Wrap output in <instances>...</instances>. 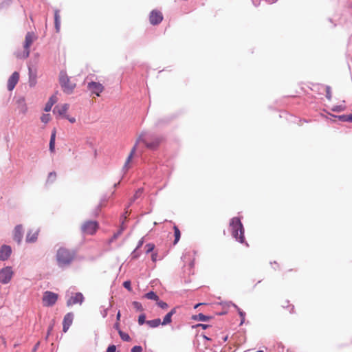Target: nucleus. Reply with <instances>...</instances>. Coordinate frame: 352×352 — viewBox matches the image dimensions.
<instances>
[{
    "label": "nucleus",
    "mask_w": 352,
    "mask_h": 352,
    "mask_svg": "<svg viewBox=\"0 0 352 352\" xmlns=\"http://www.w3.org/2000/svg\"><path fill=\"white\" fill-rule=\"evenodd\" d=\"M119 336H120V338L125 342H130L131 340V337L129 335L122 330H119Z\"/></svg>",
    "instance_id": "obj_29"
},
{
    "label": "nucleus",
    "mask_w": 352,
    "mask_h": 352,
    "mask_svg": "<svg viewBox=\"0 0 352 352\" xmlns=\"http://www.w3.org/2000/svg\"><path fill=\"white\" fill-rule=\"evenodd\" d=\"M85 300V298L82 293L77 292L74 294V296H71L67 300V305L68 307L76 305V304H80L81 305Z\"/></svg>",
    "instance_id": "obj_11"
},
{
    "label": "nucleus",
    "mask_w": 352,
    "mask_h": 352,
    "mask_svg": "<svg viewBox=\"0 0 352 352\" xmlns=\"http://www.w3.org/2000/svg\"><path fill=\"white\" fill-rule=\"evenodd\" d=\"M131 283L130 280H126L123 283V286L124 288L128 289L129 291L131 290Z\"/></svg>",
    "instance_id": "obj_42"
},
{
    "label": "nucleus",
    "mask_w": 352,
    "mask_h": 352,
    "mask_svg": "<svg viewBox=\"0 0 352 352\" xmlns=\"http://www.w3.org/2000/svg\"><path fill=\"white\" fill-rule=\"evenodd\" d=\"M13 271L11 267L7 266L0 270V283L8 284L12 279Z\"/></svg>",
    "instance_id": "obj_7"
},
{
    "label": "nucleus",
    "mask_w": 352,
    "mask_h": 352,
    "mask_svg": "<svg viewBox=\"0 0 352 352\" xmlns=\"http://www.w3.org/2000/svg\"><path fill=\"white\" fill-rule=\"evenodd\" d=\"M228 305L233 306L237 310L241 318V324H242L245 321V313L242 311L236 305L232 303V302H228Z\"/></svg>",
    "instance_id": "obj_22"
},
{
    "label": "nucleus",
    "mask_w": 352,
    "mask_h": 352,
    "mask_svg": "<svg viewBox=\"0 0 352 352\" xmlns=\"http://www.w3.org/2000/svg\"><path fill=\"white\" fill-rule=\"evenodd\" d=\"M59 82L64 92L70 94L74 89L76 85L70 82V79L66 72L61 71L59 75Z\"/></svg>",
    "instance_id": "obj_4"
},
{
    "label": "nucleus",
    "mask_w": 352,
    "mask_h": 352,
    "mask_svg": "<svg viewBox=\"0 0 352 352\" xmlns=\"http://www.w3.org/2000/svg\"><path fill=\"white\" fill-rule=\"evenodd\" d=\"M55 139H56V130H54L51 134L50 140V151L53 153L55 151Z\"/></svg>",
    "instance_id": "obj_24"
},
{
    "label": "nucleus",
    "mask_w": 352,
    "mask_h": 352,
    "mask_svg": "<svg viewBox=\"0 0 352 352\" xmlns=\"http://www.w3.org/2000/svg\"><path fill=\"white\" fill-rule=\"evenodd\" d=\"M56 97L55 96H52L45 104L44 111L46 112L50 111L52 109V106L56 102Z\"/></svg>",
    "instance_id": "obj_19"
},
{
    "label": "nucleus",
    "mask_w": 352,
    "mask_h": 352,
    "mask_svg": "<svg viewBox=\"0 0 352 352\" xmlns=\"http://www.w3.org/2000/svg\"><path fill=\"white\" fill-rule=\"evenodd\" d=\"M252 1L253 4L255 6H258L260 4V1H258V0H252Z\"/></svg>",
    "instance_id": "obj_52"
},
{
    "label": "nucleus",
    "mask_w": 352,
    "mask_h": 352,
    "mask_svg": "<svg viewBox=\"0 0 352 352\" xmlns=\"http://www.w3.org/2000/svg\"><path fill=\"white\" fill-rule=\"evenodd\" d=\"M101 207V204L97 207V208L96 209V216L98 215V211L100 210V208Z\"/></svg>",
    "instance_id": "obj_55"
},
{
    "label": "nucleus",
    "mask_w": 352,
    "mask_h": 352,
    "mask_svg": "<svg viewBox=\"0 0 352 352\" xmlns=\"http://www.w3.org/2000/svg\"><path fill=\"white\" fill-rule=\"evenodd\" d=\"M69 109V104H63L61 105H56L53 109V112L55 114H58L59 116H62L65 118L66 116V113Z\"/></svg>",
    "instance_id": "obj_16"
},
{
    "label": "nucleus",
    "mask_w": 352,
    "mask_h": 352,
    "mask_svg": "<svg viewBox=\"0 0 352 352\" xmlns=\"http://www.w3.org/2000/svg\"><path fill=\"white\" fill-rule=\"evenodd\" d=\"M99 228L96 221H87L81 226V231L85 234L93 235Z\"/></svg>",
    "instance_id": "obj_5"
},
{
    "label": "nucleus",
    "mask_w": 352,
    "mask_h": 352,
    "mask_svg": "<svg viewBox=\"0 0 352 352\" xmlns=\"http://www.w3.org/2000/svg\"><path fill=\"white\" fill-rule=\"evenodd\" d=\"M87 87L91 94L96 95V96H100L104 89L101 83L94 81L89 82Z\"/></svg>",
    "instance_id": "obj_9"
},
{
    "label": "nucleus",
    "mask_w": 352,
    "mask_h": 352,
    "mask_svg": "<svg viewBox=\"0 0 352 352\" xmlns=\"http://www.w3.org/2000/svg\"><path fill=\"white\" fill-rule=\"evenodd\" d=\"M338 118L340 121L352 122V113L349 115L338 116Z\"/></svg>",
    "instance_id": "obj_30"
},
{
    "label": "nucleus",
    "mask_w": 352,
    "mask_h": 352,
    "mask_svg": "<svg viewBox=\"0 0 352 352\" xmlns=\"http://www.w3.org/2000/svg\"><path fill=\"white\" fill-rule=\"evenodd\" d=\"M344 110V107L342 105L334 106L332 108V111L335 112H340Z\"/></svg>",
    "instance_id": "obj_41"
},
{
    "label": "nucleus",
    "mask_w": 352,
    "mask_h": 352,
    "mask_svg": "<svg viewBox=\"0 0 352 352\" xmlns=\"http://www.w3.org/2000/svg\"><path fill=\"white\" fill-rule=\"evenodd\" d=\"M42 300L44 306L52 307L56 302L58 294L52 292L46 291L43 293Z\"/></svg>",
    "instance_id": "obj_6"
},
{
    "label": "nucleus",
    "mask_w": 352,
    "mask_h": 352,
    "mask_svg": "<svg viewBox=\"0 0 352 352\" xmlns=\"http://www.w3.org/2000/svg\"><path fill=\"white\" fill-rule=\"evenodd\" d=\"M38 231L34 232L33 234H32L31 231L28 232L26 236V242L27 243H34L38 238Z\"/></svg>",
    "instance_id": "obj_21"
},
{
    "label": "nucleus",
    "mask_w": 352,
    "mask_h": 352,
    "mask_svg": "<svg viewBox=\"0 0 352 352\" xmlns=\"http://www.w3.org/2000/svg\"><path fill=\"white\" fill-rule=\"evenodd\" d=\"M29 74H30V76H29V83H30V87H33L36 84V78L35 76L32 74L31 72V69L29 68Z\"/></svg>",
    "instance_id": "obj_31"
},
{
    "label": "nucleus",
    "mask_w": 352,
    "mask_h": 352,
    "mask_svg": "<svg viewBox=\"0 0 352 352\" xmlns=\"http://www.w3.org/2000/svg\"><path fill=\"white\" fill-rule=\"evenodd\" d=\"M146 324H148L151 328H156L162 324V322L160 318H155L153 320H147Z\"/></svg>",
    "instance_id": "obj_23"
},
{
    "label": "nucleus",
    "mask_w": 352,
    "mask_h": 352,
    "mask_svg": "<svg viewBox=\"0 0 352 352\" xmlns=\"http://www.w3.org/2000/svg\"><path fill=\"white\" fill-rule=\"evenodd\" d=\"M196 327H201L203 329H206L209 327V325L208 324H205L199 323V324H197L196 325Z\"/></svg>",
    "instance_id": "obj_47"
},
{
    "label": "nucleus",
    "mask_w": 352,
    "mask_h": 352,
    "mask_svg": "<svg viewBox=\"0 0 352 352\" xmlns=\"http://www.w3.org/2000/svg\"><path fill=\"white\" fill-rule=\"evenodd\" d=\"M56 177V173L55 172H51L48 175L47 182H53Z\"/></svg>",
    "instance_id": "obj_39"
},
{
    "label": "nucleus",
    "mask_w": 352,
    "mask_h": 352,
    "mask_svg": "<svg viewBox=\"0 0 352 352\" xmlns=\"http://www.w3.org/2000/svg\"><path fill=\"white\" fill-rule=\"evenodd\" d=\"M76 256V252L65 248H60L57 250L56 260L58 265L64 267L69 265Z\"/></svg>",
    "instance_id": "obj_3"
},
{
    "label": "nucleus",
    "mask_w": 352,
    "mask_h": 352,
    "mask_svg": "<svg viewBox=\"0 0 352 352\" xmlns=\"http://www.w3.org/2000/svg\"><path fill=\"white\" fill-rule=\"evenodd\" d=\"M19 79V74L17 72H14L10 76L8 80L7 87L9 91H12L15 87Z\"/></svg>",
    "instance_id": "obj_13"
},
{
    "label": "nucleus",
    "mask_w": 352,
    "mask_h": 352,
    "mask_svg": "<svg viewBox=\"0 0 352 352\" xmlns=\"http://www.w3.org/2000/svg\"><path fill=\"white\" fill-rule=\"evenodd\" d=\"M186 254H184L182 258H186Z\"/></svg>",
    "instance_id": "obj_59"
},
{
    "label": "nucleus",
    "mask_w": 352,
    "mask_h": 352,
    "mask_svg": "<svg viewBox=\"0 0 352 352\" xmlns=\"http://www.w3.org/2000/svg\"><path fill=\"white\" fill-rule=\"evenodd\" d=\"M12 253L11 247L3 245L0 248V261H4L8 259Z\"/></svg>",
    "instance_id": "obj_14"
},
{
    "label": "nucleus",
    "mask_w": 352,
    "mask_h": 352,
    "mask_svg": "<svg viewBox=\"0 0 352 352\" xmlns=\"http://www.w3.org/2000/svg\"><path fill=\"white\" fill-rule=\"evenodd\" d=\"M23 237V230L22 225L19 224L15 226L13 233V238L18 244H20Z\"/></svg>",
    "instance_id": "obj_15"
},
{
    "label": "nucleus",
    "mask_w": 352,
    "mask_h": 352,
    "mask_svg": "<svg viewBox=\"0 0 352 352\" xmlns=\"http://www.w3.org/2000/svg\"><path fill=\"white\" fill-rule=\"evenodd\" d=\"M120 184V182L114 184V188H116Z\"/></svg>",
    "instance_id": "obj_57"
},
{
    "label": "nucleus",
    "mask_w": 352,
    "mask_h": 352,
    "mask_svg": "<svg viewBox=\"0 0 352 352\" xmlns=\"http://www.w3.org/2000/svg\"><path fill=\"white\" fill-rule=\"evenodd\" d=\"M50 120H51V116L49 113L43 114L42 116L41 117V122L45 124L48 123Z\"/></svg>",
    "instance_id": "obj_34"
},
{
    "label": "nucleus",
    "mask_w": 352,
    "mask_h": 352,
    "mask_svg": "<svg viewBox=\"0 0 352 352\" xmlns=\"http://www.w3.org/2000/svg\"><path fill=\"white\" fill-rule=\"evenodd\" d=\"M124 229H125V227L124 226V220H122V223H121L120 228L116 232H115L113 234V236L110 239L109 242L112 243L113 241L117 239L122 234V233L123 232Z\"/></svg>",
    "instance_id": "obj_20"
},
{
    "label": "nucleus",
    "mask_w": 352,
    "mask_h": 352,
    "mask_svg": "<svg viewBox=\"0 0 352 352\" xmlns=\"http://www.w3.org/2000/svg\"><path fill=\"white\" fill-rule=\"evenodd\" d=\"M143 243H144V239L142 238L138 241L136 249H140L142 246Z\"/></svg>",
    "instance_id": "obj_48"
},
{
    "label": "nucleus",
    "mask_w": 352,
    "mask_h": 352,
    "mask_svg": "<svg viewBox=\"0 0 352 352\" xmlns=\"http://www.w3.org/2000/svg\"><path fill=\"white\" fill-rule=\"evenodd\" d=\"M222 339L223 342H226L228 339V336H224Z\"/></svg>",
    "instance_id": "obj_56"
},
{
    "label": "nucleus",
    "mask_w": 352,
    "mask_h": 352,
    "mask_svg": "<svg viewBox=\"0 0 352 352\" xmlns=\"http://www.w3.org/2000/svg\"><path fill=\"white\" fill-rule=\"evenodd\" d=\"M176 313V308L174 307L163 318V321L162 322V325H167L170 324L172 321V316Z\"/></svg>",
    "instance_id": "obj_17"
},
{
    "label": "nucleus",
    "mask_w": 352,
    "mask_h": 352,
    "mask_svg": "<svg viewBox=\"0 0 352 352\" xmlns=\"http://www.w3.org/2000/svg\"><path fill=\"white\" fill-rule=\"evenodd\" d=\"M147 320H146V316L144 314H142L141 315L139 316L138 317V324L140 325H142L144 324V323H146Z\"/></svg>",
    "instance_id": "obj_38"
},
{
    "label": "nucleus",
    "mask_w": 352,
    "mask_h": 352,
    "mask_svg": "<svg viewBox=\"0 0 352 352\" xmlns=\"http://www.w3.org/2000/svg\"><path fill=\"white\" fill-rule=\"evenodd\" d=\"M54 26L56 32H59L60 29V16L58 10H54Z\"/></svg>",
    "instance_id": "obj_18"
},
{
    "label": "nucleus",
    "mask_w": 352,
    "mask_h": 352,
    "mask_svg": "<svg viewBox=\"0 0 352 352\" xmlns=\"http://www.w3.org/2000/svg\"><path fill=\"white\" fill-rule=\"evenodd\" d=\"M113 328H114L115 329H116V330L118 331V333H119V330H121V329H120V324H119V322H116L114 324V325H113Z\"/></svg>",
    "instance_id": "obj_49"
},
{
    "label": "nucleus",
    "mask_w": 352,
    "mask_h": 352,
    "mask_svg": "<svg viewBox=\"0 0 352 352\" xmlns=\"http://www.w3.org/2000/svg\"><path fill=\"white\" fill-rule=\"evenodd\" d=\"M325 90H326V98L329 100H331V88L330 86L327 85L325 86Z\"/></svg>",
    "instance_id": "obj_36"
},
{
    "label": "nucleus",
    "mask_w": 352,
    "mask_h": 352,
    "mask_svg": "<svg viewBox=\"0 0 352 352\" xmlns=\"http://www.w3.org/2000/svg\"><path fill=\"white\" fill-rule=\"evenodd\" d=\"M173 229H174V235H175V240H174L173 243H174V245H175L179 241V239L181 236V233H180V231H179V228H177V226H174Z\"/></svg>",
    "instance_id": "obj_27"
},
{
    "label": "nucleus",
    "mask_w": 352,
    "mask_h": 352,
    "mask_svg": "<svg viewBox=\"0 0 352 352\" xmlns=\"http://www.w3.org/2000/svg\"><path fill=\"white\" fill-rule=\"evenodd\" d=\"M40 342H38L32 349V352H36L39 346Z\"/></svg>",
    "instance_id": "obj_50"
},
{
    "label": "nucleus",
    "mask_w": 352,
    "mask_h": 352,
    "mask_svg": "<svg viewBox=\"0 0 352 352\" xmlns=\"http://www.w3.org/2000/svg\"><path fill=\"white\" fill-rule=\"evenodd\" d=\"M294 309V306H292V310L290 311V313H292V312H293Z\"/></svg>",
    "instance_id": "obj_58"
},
{
    "label": "nucleus",
    "mask_w": 352,
    "mask_h": 352,
    "mask_svg": "<svg viewBox=\"0 0 352 352\" xmlns=\"http://www.w3.org/2000/svg\"><path fill=\"white\" fill-rule=\"evenodd\" d=\"M35 38L34 32H28L25 38L24 51L23 57L26 58L30 55V47Z\"/></svg>",
    "instance_id": "obj_8"
},
{
    "label": "nucleus",
    "mask_w": 352,
    "mask_h": 352,
    "mask_svg": "<svg viewBox=\"0 0 352 352\" xmlns=\"http://www.w3.org/2000/svg\"><path fill=\"white\" fill-rule=\"evenodd\" d=\"M111 307V305L109 304V305L107 307H105L104 306H101L100 307V314L102 316V318H106L107 314H108V310Z\"/></svg>",
    "instance_id": "obj_32"
},
{
    "label": "nucleus",
    "mask_w": 352,
    "mask_h": 352,
    "mask_svg": "<svg viewBox=\"0 0 352 352\" xmlns=\"http://www.w3.org/2000/svg\"><path fill=\"white\" fill-rule=\"evenodd\" d=\"M157 253H153L152 255H151L152 261L155 262L156 261V259H157Z\"/></svg>",
    "instance_id": "obj_51"
},
{
    "label": "nucleus",
    "mask_w": 352,
    "mask_h": 352,
    "mask_svg": "<svg viewBox=\"0 0 352 352\" xmlns=\"http://www.w3.org/2000/svg\"><path fill=\"white\" fill-rule=\"evenodd\" d=\"M120 312L118 311V314H117V316H116V320H117V322H118L120 320Z\"/></svg>",
    "instance_id": "obj_54"
},
{
    "label": "nucleus",
    "mask_w": 352,
    "mask_h": 352,
    "mask_svg": "<svg viewBox=\"0 0 352 352\" xmlns=\"http://www.w3.org/2000/svg\"><path fill=\"white\" fill-rule=\"evenodd\" d=\"M132 305L137 311H142L144 310L142 304L138 301H133Z\"/></svg>",
    "instance_id": "obj_33"
},
{
    "label": "nucleus",
    "mask_w": 352,
    "mask_h": 352,
    "mask_svg": "<svg viewBox=\"0 0 352 352\" xmlns=\"http://www.w3.org/2000/svg\"><path fill=\"white\" fill-rule=\"evenodd\" d=\"M131 258H132V259H137L138 258H139V257H140V252H138V249H136V248H135V249L132 252V253H131Z\"/></svg>",
    "instance_id": "obj_40"
},
{
    "label": "nucleus",
    "mask_w": 352,
    "mask_h": 352,
    "mask_svg": "<svg viewBox=\"0 0 352 352\" xmlns=\"http://www.w3.org/2000/svg\"><path fill=\"white\" fill-rule=\"evenodd\" d=\"M201 336L203 337V338L206 340H208V341H210L211 340V338L208 337L205 334H201Z\"/></svg>",
    "instance_id": "obj_53"
},
{
    "label": "nucleus",
    "mask_w": 352,
    "mask_h": 352,
    "mask_svg": "<svg viewBox=\"0 0 352 352\" xmlns=\"http://www.w3.org/2000/svg\"><path fill=\"white\" fill-rule=\"evenodd\" d=\"M154 248H155V245L153 243H147L145 245L146 253L148 254V253L151 252L154 250Z\"/></svg>",
    "instance_id": "obj_37"
},
{
    "label": "nucleus",
    "mask_w": 352,
    "mask_h": 352,
    "mask_svg": "<svg viewBox=\"0 0 352 352\" xmlns=\"http://www.w3.org/2000/svg\"><path fill=\"white\" fill-rule=\"evenodd\" d=\"M144 297L149 300H155L156 302L160 299L159 296L153 291H150L149 292L145 294Z\"/></svg>",
    "instance_id": "obj_25"
},
{
    "label": "nucleus",
    "mask_w": 352,
    "mask_h": 352,
    "mask_svg": "<svg viewBox=\"0 0 352 352\" xmlns=\"http://www.w3.org/2000/svg\"><path fill=\"white\" fill-rule=\"evenodd\" d=\"M143 191H144V188H138L135 191V192L134 195L133 196V197L131 198V203L134 202L137 199H138L142 195V194L143 193Z\"/></svg>",
    "instance_id": "obj_28"
},
{
    "label": "nucleus",
    "mask_w": 352,
    "mask_h": 352,
    "mask_svg": "<svg viewBox=\"0 0 352 352\" xmlns=\"http://www.w3.org/2000/svg\"><path fill=\"white\" fill-rule=\"evenodd\" d=\"M116 346L114 344L109 345L106 352H116Z\"/></svg>",
    "instance_id": "obj_45"
},
{
    "label": "nucleus",
    "mask_w": 352,
    "mask_h": 352,
    "mask_svg": "<svg viewBox=\"0 0 352 352\" xmlns=\"http://www.w3.org/2000/svg\"><path fill=\"white\" fill-rule=\"evenodd\" d=\"M230 228L232 236L236 241L241 243H245L248 246V243L245 241L244 228L239 217H233L230 219Z\"/></svg>",
    "instance_id": "obj_2"
},
{
    "label": "nucleus",
    "mask_w": 352,
    "mask_h": 352,
    "mask_svg": "<svg viewBox=\"0 0 352 352\" xmlns=\"http://www.w3.org/2000/svg\"><path fill=\"white\" fill-rule=\"evenodd\" d=\"M163 20V16L161 12L157 10H153L150 13L149 21L151 24L156 25L160 24Z\"/></svg>",
    "instance_id": "obj_10"
},
{
    "label": "nucleus",
    "mask_w": 352,
    "mask_h": 352,
    "mask_svg": "<svg viewBox=\"0 0 352 352\" xmlns=\"http://www.w3.org/2000/svg\"><path fill=\"white\" fill-rule=\"evenodd\" d=\"M65 118L71 123H74L76 122V118L74 117H69L68 115H66L65 116Z\"/></svg>",
    "instance_id": "obj_46"
},
{
    "label": "nucleus",
    "mask_w": 352,
    "mask_h": 352,
    "mask_svg": "<svg viewBox=\"0 0 352 352\" xmlns=\"http://www.w3.org/2000/svg\"><path fill=\"white\" fill-rule=\"evenodd\" d=\"M162 141V138L155 134H146L145 133H142L138 138L135 146L133 147L130 154L129 155L124 166L122 168V170L125 173L129 166V164L133 156V154L136 149V146L139 142H143L146 148L151 150H156L160 146V143Z\"/></svg>",
    "instance_id": "obj_1"
},
{
    "label": "nucleus",
    "mask_w": 352,
    "mask_h": 352,
    "mask_svg": "<svg viewBox=\"0 0 352 352\" xmlns=\"http://www.w3.org/2000/svg\"><path fill=\"white\" fill-rule=\"evenodd\" d=\"M192 318L195 320H198V321H203V322H206V321H208L209 320V319L210 318V316H206L201 313H199V314L197 315H195V316H193L192 317Z\"/></svg>",
    "instance_id": "obj_26"
},
{
    "label": "nucleus",
    "mask_w": 352,
    "mask_h": 352,
    "mask_svg": "<svg viewBox=\"0 0 352 352\" xmlns=\"http://www.w3.org/2000/svg\"><path fill=\"white\" fill-rule=\"evenodd\" d=\"M54 323L52 322V324H50L48 327V329H47V336L45 337V339L47 340L48 338V336H50L51 331L53 330V328H54Z\"/></svg>",
    "instance_id": "obj_43"
},
{
    "label": "nucleus",
    "mask_w": 352,
    "mask_h": 352,
    "mask_svg": "<svg viewBox=\"0 0 352 352\" xmlns=\"http://www.w3.org/2000/svg\"><path fill=\"white\" fill-rule=\"evenodd\" d=\"M142 347L141 346H134L131 349V352H142Z\"/></svg>",
    "instance_id": "obj_44"
},
{
    "label": "nucleus",
    "mask_w": 352,
    "mask_h": 352,
    "mask_svg": "<svg viewBox=\"0 0 352 352\" xmlns=\"http://www.w3.org/2000/svg\"><path fill=\"white\" fill-rule=\"evenodd\" d=\"M198 306H199V304H198V305H196L195 306V307L196 308V307H197Z\"/></svg>",
    "instance_id": "obj_60"
},
{
    "label": "nucleus",
    "mask_w": 352,
    "mask_h": 352,
    "mask_svg": "<svg viewBox=\"0 0 352 352\" xmlns=\"http://www.w3.org/2000/svg\"><path fill=\"white\" fill-rule=\"evenodd\" d=\"M74 320V314L72 312L67 313L63 318V331L66 333L70 326L72 324Z\"/></svg>",
    "instance_id": "obj_12"
},
{
    "label": "nucleus",
    "mask_w": 352,
    "mask_h": 352,
    "mask_svg": "<svg viewBox=\"0 0 352 352\" xmlns=\"http://www.w3.org/2000/svg\"><path fill=\"white\" fill-rule=\"evenodd\" d=\"M157 306L162 309H166L168 307V304L166 302L161 300L160 299L156 302Z\"/></svg>",
    "instance_id": "obj_35"
}]
</instances>
